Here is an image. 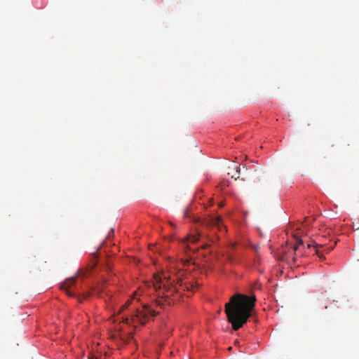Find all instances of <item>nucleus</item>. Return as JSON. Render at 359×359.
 Masks as SVG:
<instances>
[{"mask_svg":"<svg viewBox=\"0 0 359 359\" xmlns=\"http://www.w3.org/2000/svg\"><path fill=\"white\" fill-rule=\"evenodd\" d=\"M224 205V203L222 202L219 204V208H222Z\"/></svg>","mask_w":359,"mask_h":359,"instance_id":"17","label":"nucleus"},{"mask_svg":"<svg viewBox=\"0 0 359 359\" xmlns=\"http://www.w3.org/2000/svg\"><path fill=\"white\" fill-rule=\"evenodd\" d=\"M318 247H319V245H316V248H318ZM320 247L322 248H324V251L330 252V251H331L334 248V245H333L332 247L330 248V247H325L324 245H320ZM316 254L319 256L320 258L322 257L321 255H320V252L318 249H316Z\"/></svg>","mask_w":359,"mask_h":359,"instance_id":"8","label":"nucleus"},{"mask_svg":"<svg viewBox=\"0 0 359 359\" xmlns=\"http://www.w3.org/2000/svg\"><path fill=\"white\" fill-rule=\"evenodd\" d=\"M221 218L219 217L214 218L210 217L208 220H203L201 221V224L205 226H208L210 225L217 226L219 228V230L224 229V231H226V227L225 226H220Z\"/></svg>","mask_w":359,"mask_h":359,"instance_id":"4","label":"nucleus"},{"mask_svg":"<svg viewBox=\"0 0 359 359\" xmlns=\"http://www.w3.org/2000/svg\"><path fill=\"white\" fill-rule=\"evenodd\" d=\"M266 181V177L262 175V176H258L257 178H256V180L255 181V182H258V183H260V184H262L264 182Z\"/></svg>","mask_w":359,"mask_h":359,"instance_id":"10","label":"nucleus"},{"mask_svg":"<svg viewBox=\"0 0 359 359\" xmlns=\"http://www.w3.org/2000/svg\"><path fill=\"white\" fill-rule=\"evenodd\" d=\"M168 272L169 271H158L157 273H154V280L156 284L159 285L158 287H166L170 285H172L176 281L182 285V283H180L181 280L179 278H176L175 280H171Z\"/></svg>","mask_w":359,"mask_h":359,"instance_id":"2","label":"nucleus"},{"mask_svg":"<svg viewBox=\"0 0 359 359\" xmlns=\"http://www.w3.org/2000/svg\"><path fill=\"white\" fill-rule=\"evenodd\" d=\"M126 323H128V318H126Z\"/></svg>","mask_w":359,"mask_h":359,"instance_id":"20","label":"nucleus"},{"mask_svg":"<svg viewBox=\"0 0 359 359\" xmlns=\"http://www.w3.org/2000/svg\"><path fill=\"white\" fill-rule=\"evenodd\" d=\"M201 236V232L199 231H197L195 234L188 236L187 240L189 242L194 243L199 241Z\"/></svg>","mask_w":359,"mask_h":359,"instance_id":"6","label":"nucleus"},{"mask_svg":"<svg viewBox=\"0 0 359 359\" xmlns=\"http://www.w3.org/2000/svg\"><path fill=\"white\" fill-rule=\"evenodd\" d=\"M239 173H240V167H237L236 168V175H232V177L233 178H235V180H237L240 177L239 176Z\"/></svg>","mask_w":359,"mask_h":359,"instance_id":"14","label":"nucleus"},{"mask_svg":"<svg viewBox=\"0 0 359 359\" xmlns=\"http://www.w3.org/2000/svg\"><path fill=\"white\" fill-rule=\"evenodd\" d=\"M75 278L72 277L68 279L62 285V289L65 290L67 294L69 296L73 295L69 290V287L74 284Z\"/></svg>","mask_w":359,"mask_h":359,"instance_id":"5","label":"nucleus"},{"mask_svg":"<svg viewBox=\"0 0 359 359\" xmlns=\"http://www.w3.org/2000/svg\"><path fill=\"white\" fill-rule=\"evenodd\" d=\"M97 257L95 255H92V259L90 260L91 265L90 266H88L86 269H93L94 267H95L97 264Z\"/></svg>","mask_w":359,"mask_h":359,"instance_id":"7","label":"nucleus"},{"mask_svg":"<svg viewBox=\"0 0 359 359\" xmlns=\"http://www.w3.org/2000/svg\"><path fill=\"white\" fill-rule=\"evenodd\" d=\"M181 262H182L184 266H189L190 264L191 263V261L188 259H182Z\"/></svg>","mask_w":359,"mask_h":359,"instance_id":"11","label":"nucleus"},{"mask_svg":"<svg viewBox=\"0 0 359 359\" xmlns=\"http://www.w3.org/2000/svg\"><path fill=\"white\" fill-rule=\"evenodd\" d=\"M285 250L283 248H282L281 249H280L278 250V255H281L280 257H278V259H280V260H284L285 259V257H284V255L285 254Z\"/></svg>","mask_w":359,"mask_h":359,"instance_id":"9","label":"nucleus"},{"mask_svg":"<svg viewBox=\"0 0 359 359\" xmlns=\"http://www.w3.org/2000/svg\"><path fill=\"white\" fill-rule=\"evenodd\" d=\"M154 310L148 306H144L141 311L137 310L136 313L133 316L132 320L144 325L149 319L156 316Z\"/></svg>","mask_w":359,"mask_h":359,"instance_id":"3","label":"nucleus"},{"mask_svg":"<svg viewBox=\"0 0 359 359\" xmlns=\"http://www.w3.org/2000/svg\"><path fill=\"white\" fill-rule=\"evenodd\" d=\"M95 359H97V358H95Z\"/></svg>","mask_w":359,"mask_h":359,"instance_id":"21","label":"nucleus"},{"mask_svg":"<svg viewBox=\"0 0 359 359\" xmlns=\"http://www.w3.org/2000/svg\"><path fill=\"white\" fill-rule=\"evenodd\" d=\"M130 301H128L127 303L125 304L124 307H126L128 306V304H130Z\"/></svg>","mask_w":359,"mask_h":359,"instance_id":"18","label":"nucleus"},{"mask_svg":"<svg viewBox=\"0 0 359 359\" xmlns=\"http://www.w3.org/2000/svg\"><path fill=\"white\" fill-rule=\"evenodd\" d=\"M297 245H296L293 247V249H292L293 251H296L297 250L299 245H302V243H303V242L301 239H297Z\"/></svg>","mask_w":359,"mask_h":359,"instance_id":"13","label":"nucleus"},{"mask_svg":"<svg viewBox=\"0 0 359 359\" xmlns=\"http://www.w3.org/2000/svg\"><path fill=\"white\" fill-rule=\"evenodd\" d=\"M256 300L255 295L236 294L225 304L224 311L228 322L234 330H238L248 322L254 310Z\"/></svg>","mask_w":359,"mask_h":359,"instance_id":"1","label":"nucleus"},{"mask_svg":"<svg viewBox=\"0 0 359 359\" xmlns=\"http://www.w3.org/2000/svg\"><path fill=\"white\" fill-rule=\"evenodd\" d=\"M251 248L253 249L257 255H258L259 246L258 245H251Z\"/></svg>","mask_w":359,"mask_h":359,"instance_id":"12","label":"nucleus"},{"mask_svg":"<svg viewBox=\"0 0 359 359\" xmlns=\"http://www.w3.org/2000/svg\"><path fill=\"white\" fill-rule=\"evenodd\" d=\"M354 233H355L358 236H359V227H356V228H355V229H354Z\"/></svg>","mask_w":359,"mask_h":359,"instance_id":"15","label":"nucleus"},{"mask_svg":"<svg viewBox=\"0 0 359 359\" xmlns=\"http://www.w3.org/2000/svg\"><path fill=\"white\" fill-rule=\"evenodd\" d=\"M356 227H359L358 224H353V228L355 229V228H356Z\"/></svg>","mask_w":359,"mask_h":359,"instance_id":"19","label":"nucleus"},{"mask_svg":"<svg viewBox=\"0 0 359 359\" xmlns=\"http://www.w3.org/2000/svg\"><path fill=\"white\" fill-rule=\"evenodd\" d=\"M107 266L110 269L111 267H113V265L111 264L110 262H107Z\"/></svg>","mask_w":359,"mask_h":359,"instance_id":"16","label":"nucleus"}]
</instances>
